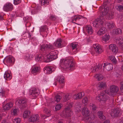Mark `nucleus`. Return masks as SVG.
Returning a JSON list of instances; mask_svg holds the SVG:
<instances>
[{
    "label": "nucleus",
    "instance_id": "59",
    "mask_svg": "<svg viewBox=\"0 0 123 123\" xmlns=\"http://www.w3.org/2000/svg\"><path fill=\"white\" fill-rule=\"evenodd\" d=\"M109 121L108 120H106L103 123H109Z\"/></svg>",
    "mask_w": 123,
    "mask_h": 123
},
{
    "label": "nucleus",
    "instance_id": "55",
    "mask_svg": "<svg viewBox=\"0 0 123 123\" xmlns=\"http://www.w3.org/2000/svg\"><path fill=\"white\" fill-rule=\"evenodd\" d=\"M121 49L123 51V43H121L120 44Z\"/></svg>",
    "mask_w": 123,
    "mask_h": 123
},
{
    "label": "nucleus",
    "instance_id": "48",
    "mask_svg": "<svg viewBox=\"0 0 123 123\" xmlns=\"http://www.w3.org/2000/svg\"><path fill=\"white\" fill-rule=\"evenodd\" d=\"M43 111L44 112L46 113L50 114L51 111V110L49 108H46L44 109Z\"/></svg>",
    "mask_w": 123,
    "mask_h": 123
},
{
    "label": "nucleus",
    "instance_id": "26",
    "mask_svg": "<svg viewBox=\"0 0 123 123\" xmlns=\"http://www.w3.org/2000/svg\"><path fill=\"white\" fill-rule=\"evenodd\" d=\"M29 94L33 96H36L38 94L36 90L33 88H32L29 90Z\"/></svg>",
    "mask_w": 123,
    "mask_h": 123
},
{
    "label": "nucleus",
    "instance_id": "1",
    "mask_svg": "<svg viewBox=\"0 0 123 123\" xmlns=\"http://www.w3.org/2000/svg\"><path fill=\"white\" fill-rule=\"evenodd\" d=\"M99 10L101 11V16L93 22V26L96 28H98L101 26L103 23V20L106 17L109 19H111L113 18L112 14L110 15L108 14H107L108 8L106 6L104 7L103 8L101 7H100Z\"/></svg>",
    "mask_w": 123,
    "mask_h": 123
},
{
    "label": "nucleus",
    "instance_id": "33",
    "mask_svg": "<svg viewBox=\"0 0 123 123\" xmlns=\"http://www.w3.org/2000/svg\"><path fill=\"white\" fill-rule=\"evenodd\" d=\"M57 80L60 84H63L64 82V77L62 76H58L57 78Z\"/></svg>",
    "mask_w": 123,
    "mask_h": 123
},
{
    "label": "nucleus",
    "instance_id": "62",
    "mask_svg": "<svg viewBox=\"0 0 123 123\" xmlns=\"http://www.w3.org/2000/svg\"><path fill=\"white\" fill-rule=\"evenodd\" d=\"M2 123H11L10 122L7 123L6 122V121L5 120H4L3 121V122H2Z\"/></svg>",
    "mask_w": 123,
    "mask_h": 123
},
{
    "label": "nucleus",
    "instance_id": "31",
    "mask_svg": "<svg viewBox=\"0 0 123 123\" xmlns=\"http://www.w3.org/2000/svg\"><path fill=\"white\" fill-rule=\"evenodd\" d=\"M19 112V109L18 108L13 109L11 110V114L13 116H17Z\"/></svg>",
    "mask_w": 123,
    "mask_h": 123
},
{
    "label": "nucleus",
    "instance_id": "54",
    "mask_svg": "<svg viewBox=\"0 0 123 123\" xmlns=\"http://www.w3.org/2000/svg\"><path fill=\"white\" fill-rule=\"evenodd\" d=\"M31 25V24L29 22H28L26 23L25 24V26L26 27H30Z\"/></svg>",
    "mask_w": 123,
    "mask_h": 123
},
{
    "label": "nucleus",
    "instance_id": "28",
    "mask_svg": "<svg viewBox=\"0 0 123 123\" xmlns=\"http://www.w3.org/2000/svg\"><path fill=\"white\" fill-rule=\"evenodd\" d=\"M105 25L109 29H111L114 27L115 24L112 22H108L106 23Z\"/></svg>",
    "mask_w": 123,
    "mask_h": 123
},
{
    "label": "nucleus",
    "instance_id": "46",
    "mask_svg": "<svg viewBox=\"0 0 123 123\" xmlns=\"http://www.w3.org/2000/svg\"><path fill=\"white\" fill-rule=\"evenodd\" d=\"M61 98L62 97L60 96V94H57L55 97V101L57 102H58L60 101Z\"/></svg>",
    "mask_w": 123,
    "mask_h": 123
},
{
    "label": "nucleus",
    "instance_id": "34",
    "mask_svg": "<svg viewBox=\"0 0 123 123\" xmlns=\"http://www.w3.org/2000/svg\"><path fill=\"white\" fill-rule=\"evenodd\" d=\"M76 105L77 106V107H76V108L77 110V111H76L75 112L77 113L80 111L82 106L81 104L79 102H78L76 104Z\"/></svg>",
    "mask_w": 123,
    "mask_h": 123
},
{
    "label": "nucleus",
    "instance_id": "40",
    "mask_svg": "<svg viewBox=\"0 0 123 123\" xmlns=\"http://www.w3.org/2000/svg\"><path fill=\"white\" fill-rule=\"evenodd\" d=\"M113 34H119L122 33V30L120 29H115L113 30Z\"/></svg>",
    "mask_w": 123,
    "mask_h": 123
},
{
    "label": "nucleus",
    "instance_id": "42",
    "mask_svg": "<svg viewBox=\"0 0 123 123\" xmlns=\"http://www.w3.org/2000/svg\"><path fill=\"white\" fill-rule=\"evenodd\" d=\"M40 3L42 5H46L48 3V0H40Z\"/></svg>",
    "mask_w": 123,
    "mask_h": 123
},
{
    "label": "nucleus",
    "instance_id": "18",
    "mask_svg": "<svg viewBox=\"0 0 123 123\" xmlns=\"http://www.w3.org/2000/svg\"><path fill=\"white\" fill-rule=\"evenodd\" d=\"M89 111L86 107H84L82 111V114L85 117H86L89 115Z\"/></svg>",
    "mask_w": 123,
    "mask_h": 123
},
{
    "label": "nucleus",
    "instance_id": "4",
    "mask_svg": "<svg viewBox=\"0 0 123 123\" xmlns=\"http://www.w3.org/2000/svg\"><path fill=\"white\" fill-rule=\"evenodd\" d=\"M119 88L114 85L111 86L110 87V90L109 91L108 90L106 89L105 92L109 95H115L119 90Z\"/></svg>",
    "mask_w": 123,
    "mask_h": 123
},
{
    "label": "nucleus",
    "instance_id": "5",
    "mask_svg": "<svg viewBox=\"0 0 123 123\" xmlns=\"http://www.w3.org/2000/svg\"><path fill=\"white\" fill-rule=\"evenodd\" d=\"M96 99L100 102L102 105H103L105 103L106 101L109 100V97L106 94H103L101 93L100 95H99L97 97Z\"/></svg>",
    "mask_w": 123,
    "mask_h": 123
},
{
    "label": "nucleus",
    "instance_id": "50",
    "mask_svg": "<svg viewBox=\"0 0 123 123\" xmlns=\"http://www.w3.org/2000/svg\"><path fill=\"white\" fill-rule=\"evenodd\" d=\"M22 0H14L13 3L15 5H17L20 3Z\"/></svg>",
    "mask_w": 123,
    "mask_h": 123
},
{
    "label": "nucleus",
    "instance_id": "32",
    "mask_svg": "<svg viewBox=\"0 0 123 123\" xmlns=\"http://www.w3.org/2000/svg\"><path fill=\"white\" fill-rule=\"evenodd\" d=\"M46 58H45L44 56H43L41 55H39L36 58V60L37 62H39L43 60H45Z\"/></svg>",
    "mask_w": 123,
    "mask_h": 123
},
{
    "label": "nucleus",
    "instance_id": "6",
    "mask_svg": "<svg viewBox=\"0 0 123 123\" xmlns=\"http://www.w3.org/2000/svg\"><path fill=\"white\" fill-rule=\"evenodd\" d=\"M27 100L25 98H18L16 100L15 104L16 105L19 106L20 108H23L26 106L25 104Z\"/></svg>",
    "mask_w": 123,
    "mask_h": 123
},
{
    "label": "nucleus",
    "instance_id": "12",
    "mask_svg": "<svg viewBox=\"0 0 123 123\" xmlns=\"http://www.w3.org/2000/svg\"><path fill=\"white\" fill-rule=\"evenodd\" d=\"M55 70V68L52 67H47L44 68V71L45 74H48L51 73Z\"/></svg>",
    "mask_w": 123,
    "mask_h": 123
},
{
    "label": "nucleus",
    "instance_id": "17",
    "mask_svg": "<svg viewBox=\"0 0 123 123\" xmlns=\"http://www.w3.org/2000/svg\"><path fill=\"white\" fill-rule=\"evenodd\" d=\"M103 66L104 69H106L107 70L110 71L113 68V66L111 64L105 63Z\"/></svg>",
    "mask_w": 123,
    "mask_h": 123
},
{
    "label": "nucleus",
    "instance_id": "51",
    "mask_svg": "<svg viewBox=\"0 0 123 123\" xmlns=\"http://www.w3.org/2000/svg\"><path fill=\"white\" fill-rule=\"evenodd\" d=\"M90 106V108L92 109L93 110H96V107L93 104L91 103Z\"/></svg>",
    "mask_w": 123,
    "mask_h": 123
},
{
    "label": "nucleus",
    "instance_id": "61",
    "mask_svg": "<svg viewBox=\"0 0 123 123\" xmlns=\"http://www.w3.org/2000/svg\"><path fill=\"white\" fill-rule=\"evenodd\" d=\"M3 19V17L2 16L0 15V20H2Z\"/></svg>",
    "mask_w": 123,
    "mask_h": 123
},
{
    "label": "nucleus",
    "instance_id": "49",
    "mask_svg": "<svg viewBox=\"0 0 123 123\" xmlns=\"http://www.w3.org/2000/svg\"><path fill=\"white\" fill-rule=\"evenodd\" d=\"M20 119L19 118H17L14 119L13 120V123H20Z\"/></svg>",
    "mask_w": 123,
    "mask_h": 123
},
{
    "label": "nucleus",
    "instance_id": "11",
    "mask_svg": "<svg viewBox=\"0 0 123 123\" xmlns=\"http://www.w3.org/2000/svg\"><path fill=\"white\" fill-rule=\"evenodd\" d=\"M120 111L118 108L112 110L111 113V116L113 118L117 117L121 114Z\"/></svg>",
    "mask_w": 123,
    "mask_h": 123
},
{
    "label": "nucleus",
    "instance_id": "45",
    "mask_svg": "<svg viewBox=\"0 0 123 123\" xmlns=\"http://www.w3.org/2000/svg\"><path fill=\"white\" fill-rule=\"evenodd\" d=\"M116 8L119 11H123V6L121 5H118L116 6Z\"/></svg>",
    "mask_w": 123,
    "mask_h": 123
},
{
    "label": "nucleus",
    "instance_id": "15",
    "mask_svg": "<svg viewBox=\"0 0 123 123\" xmlns=\"http://www.w3.org/2000/svg\"><path fill=\"white\" fill-rule=\"evenodd\" d=\"M53 46L50 44H45L41 46L40 50L42 51H43L48 49H53Z\"/></svg>",
    "mask_w": 123,
    "mask_h": 123
},
{
    "label": "nucleus",
    "instance_id": "2",
    "mask_svg": "<svg viewBox=\"0 0 123 123\" xmlns=\"http://www.w3.org/2000/svg\"><path fill=\"white\" fill-rule=\"evenodd\" d=\"M60 67L62 69H74V63L72 58H68L65 59H62L60 61Z\"/></svg>",
    "mask_w": 123,
    "mask_h": 123
},
{
    "label": "nucleus",
    "instance_id": "36",
    "mask_svg": "<svg viewBox=\"0 0 123 123\" xmlns=\"http://www.w3.org/2000/svg\"><path fill=\"white\" fill-rule=\"evenodd\" d=\"M70 98V96L69 93H67L63 97V101L66 102L69 100Z\"/></svg>",
    "mask_w": 123,
    "mask_h": 123
},
{
    "label": "nucleus",
    "instance_id": "30",
    "mask_svg": "<svg viewBox=\"0 0 123 123\" xmlns=\"http://www.w3.org/2000/svg\"><path fill=\"white\" fill-rule=\"evenodd\" d=\"M61 38H59L55 42L54 46L55 47H59L61 45Z\"/></svg>",
    "mask_w": 123,
    "mask_h": 123
},
{
    "label": "nucleus",
    "instance_id": "37",
    "mask_svg": "<svg viewBox=\"0 0 123 123\" xmlns=\"http://www.w3.org/2000/svg\"><path fill=\"white\" fill-rule=\"evenodd\" d=\"M98 115L99 117L101 120H103L105 119V117L103 114V112L99 111L98 112Z\"/></svg>",
    "mask_w": 123,
    "mask_h": 123
},
{
    "label": "nucleus",
    "instance_id": "35",
    "mask_svg": "<svg viewBox=\"0 0 123 123\" xmlns=\"http://www.w3.org/2000/svg\"><path fill=\"white\" fill-rule=\"evenodd\" d=\"M72 48L73 51L74 52H76L77 50V47L78 45L76 43H73L71 44Z\"/></svg>",
    "mask_w": 123,
    "mask_h": 123
},
{
    "label": "nucleus",
    "instance_id": "16",
    "mask_svg": "<svg viewBox=\"0 0 123 123\" xmlns=\"http://www.w3.org/2000/svg\"><path fill=\"white\" fill-rule=\"evenodd\" d=\"M93 47L95 49V51L98 53H100L103 51L100 45L98 44H94L93 45Z\"/></svg>",
    "mask_w": 123,
    "mask_h": 123
},
{
    "label": "nucleus",
    "instance_id": "29",
    "mask_svg": "<svg viewBox=\"0 0 123 123\" xmlns=\"http://www.w3.org/2000/svg\"><path fill=\"white\" fill-rule=\"evenodd\" d=\"M106 86V84L105 82H101L99 83L98 87L100 89H103L105 88Z\"/></svg>",
    "mask_w": 123,
    "mask_h": 123
},
{
    "label": "nucleus",
    "instance_id": "47",
    "mask_svg": "<svg viewBox=\"0 0 123 123\" xmlns=\"http://www.w3.org/2000/svg\"><path fill=\"white\" fill-rule=\"evenodd\" d=\"M62 106V105L61 104H58L56 105L55 107V111H58L60 110Z\"/></svg>",
    "mask_w": 123,
    "mask_h": 123
},
{
    "label": "nucleus",
    "instance_id": "63",
    "mask_svg": "<svg viewBox=\"0 0 123 123\" xmlns=\"http://www.w3.org/2000/svg\"><path fill=\"white\" fill-rule=\"evenodd\" d=\"M91 120V118H88L87 120V121H88V122H89V120Z\"/></svg>",
    "mask_w": 123,
    "mask_h": 123
},
{
    "label": "nucleus",
    "instance_id": "24",
    "mask_svg": "<svg viewBox=\"0 0 123 123\" xmlns=\"http://www.w3.org/2000/svg\"><path fill=\"white\" fill-rule=\"evenodd\" d=\"M110 38V36L107 34H105L102 37V41L103 43H107Z\"/></svg>",
    "mask_w": 123,
    "mask_h": 123
},
{
    "label": "nucleus",
    "instance_id": "41",
    "mask_svg": "<svg viewBox=\"0 0 123 123\" xmlns=\"http://www.w3.org/2000/svg\"><path fill=\"white\" fill-rule=\"evenodd\" d=\"M89 102L88 99L87 97H85L83 98L82 100V103L86 106V105Z\"/></svg>",
    "mask_w": 123,
    "mask_h": 123
},
{
    "label": "nucleus",
    "instance_id": "58",
    "mask_svg": "<svg viewBox=\"0 0 123 123\" xmlns=\"http://www.w3.org/2000/svg\"><path fill=\"white\" fill-rule=\"evenodd\" d=\"M116 1L117 2L120 3L122 2L123 1V0H116Z\"/></svg>",
    "mask_w": 123,
    "mask_h": 123
},
{
    "label": "nucleus",
    "instance_id": "39",
    "mask_svg": "<svg viewBox=\"0 0 123 123\" xmlns=\"http://www.w3.org/2000/svg\"><path fill=\"white\" fill-rule=\"evenodd\" d=\"M33 57V56L32 55L27 54L26 55L25 59L27 61H30L32 59Z\"/></svg>",
    "mask_w": 123,
    "mask_h": 123
},
{
    "label": "nucleus",
    "instance_id": "43",
    "mask_svg": "<svg viewBox=\"0 0 123 123\" xmlns=\"http://www.w3.org/2000/svg\"><path fill=\"white\" fill-rule=\"evenodd\" d=\"M30 115L29 111H25L24 112L23 114V117L25 118L27 117Z\"/></svg>",
    "mask_w": 123,
    "mask_h": 123
},
{
    "label": "nucleus",
    "instance_id": "22",
    "mask_svg": "<svg viewBox=\"0 0 123 123\" xmlns=\"http://www.w3.org/2000/svg\"><path fill=\"white\" fill-rule=\"evenodd\" d=\"M84 95V92H80L77 94H75L73 96V98L77 100L81 98Z\"/></svg>",
    "mask_w": 123,
    "mask_h": 123
},
{
    "label": "nucleus",
    "instance_id": "25",
    "mask_svg": "<svg viewBox=\"0 0 123 123\" xmlns=\"http://www.w3.org/2000/svg\"><path fill=\"white\" fill-rule=\"evenodd\" d=\"M86 31L89 34H91L93 32V30L92 27L90 25H87L86 27Z\"/></svg>",
    "mask_w": 123,
    "mask_h": 123
},
{
    "label": "nucleus",
    "instance_id": "23",
    "mask_svg": "<svg viewBox=\"0 0 123 123\" xmlns=\"http://www.w3.org/2000/svg\"><path fill=\"white\" fill-rule=\"evenodd\" d=\"M4 77L6 80H10L12 77L10 72L9 71L6 72L4 75Z\"/></svg>",
    "mask_w": 123,
    "mask_h": 123
},
{
    "label": "nucleus",
    "instance_id": "60",
    "mask_svg": "<svg viewBox=\"0 0 123 123\" xmlns=\"http://www.w3.org/2000/svg\"><path fill=\"white\" fill-rule=\"evenodd\" d=\"M121 69L123 73V64L121 66Z\"/></svg>",
    "mask_w": 123,
    "mask_h": 123
},
{
    "label": "nucleus",
    "instance_id": "64",
    "mask_svg": "<svg viewBox=\"0 0 123 123\" xmlns=\"http://www.w3.org/2000/svg\"><path fill=\"white\" fill-rule=\"evenodd\" d=\"M120 123H123V119L122 120V121Z\"/></svg>",
    "mask_w": 123,
    "mask_h": 123
},
{
    "label": "nucleus",
    "instance_id": "27",
    "mask_svg": "<svg viewBox=\"0 0 123 123\" xmlns=\"http://www.w3.org/2000/svg\"><path fill=\"white\" fill-rule=\"evenodd\" d=\"M105 28L104 27H101L97 32V34L99 36L102 35L105 33L106 31Z\"/></svg>",
    "mask_w": 123,
    "mask_h": 123
},
{
    "label": "nucleus",
    "instance_id": "56",
    "mask_svg": "<svg viewBox=\"0 0 123 123\" xmlns=\"http://www.w3.org/2000/svg\"><path fill=\"white\" fill-rule=\"evenodd\" d=\"M41 116L42 118L43 119H45L46 118V117L44 115H41Z\"/></svg>",
    "mask_w": 123,
    "mask_h": 123
},
{
    "label": "nucleus",
    "instance_id": "38",
    "mask_svg": "<svg viewBox=\"0 0 123 123\" xmlns=\"http://www.w3.org/2000/svg\"><path fill=\"white\" fill-rule=\"evenodd\" d=\"M95 77L98 80H101L103 78V76L100 74H97L95 76Z\"/></svg>",
    "mask_w": 123,
    "mask_h": 123
},
{
    "label": "nucleus",
    "instance_id": "7",
    "mask_svg": "<svg viewBox=\"0 0 123 123\" xmlns=\"http://www.w3.org/2000/svg\"><path fill=\"white\" fill-rule=\"evenodd\" d=\"M58 52L55 50L49 53L47 55L44 56L45 58L53 60L57 58V57Z\"/></svg>",
    "mask_w": 123,
    "mask_h": 123
},
{
    "label": "nucleus",
    "instance_id": "52",
    "mask_svg": "<svg viewBox=\"0 0 123 123\" xmlns=\"http://www.w3.org/2000/svg\"><path fill=\"white\" fill-rule=\"evenodd\" d=\"M7 94L4 90H2L0 92V95L2 96H3Z\"/></svg>",
    "mask_w": 123,
    "mask_h": 123
},
{
    "label": "nucleus",
    "instance_id": "20",
    "mask_svg": "<svg viewBox=\"0 0 123 123\" xmlns=\"http://www.w3.org/2000/svg\"><path fill=\"white\" fill-rule=\"evenodd\" d=\"M102 67L101 64H98L97 66L96 64H95L93 66H92L91 69L92 71V72H95L98 70L99 69H101Z\"/></svg>",
    "mask_w": 123,
    "mask_h": 123
},
{
    "label": "nucleus",
    "instance_id": "57",
    "mask_svg": "<svg viewBox=\"0 0 123 123\" xmlns=\"http://www.w3.org/2000/svg\"><path fill=\"white\" fill-rule=\"evenodd\" d=\"M28 34L29 35V37L30 38V39H31V38H32L31 36H32L31 34H30V33L29 32L28 33Z\"/></svg>",
    "mask_w": 123,
    "mask_h": 123
},
{
    "label": "nucleus",
    "instance_id": "21",
    "mask_svg": "<svg viewBox=\"0 0 123 123\" xmlns=\"http://www.w3.org/2000/svg\"><path fill=\"white\" fill-rule=\"evenodd\" d=\"M109 48L113 52L115 53L118 51L117 47H116V45L114 44H110L109 46Z\"/></svg>",
    "mask_w": 123,
    "mask_h": 123
},
{
    "label": "nucleus",
    "instance_id": "19",
    "mask_svg": "<svg viewBox=\"0 0 123 123\" xmlns=\"http://www.w3.org/2000/svg\"><path fill=\"white\" fill-rule=\"evenodd\" d=\"M39 118L38 115H32L29 119L28 121L30 122H34L38 121Z\"/></svg>",
    "mask_w": 123,
    "mask_h": 123
},
{
    "label": "nucleus",
    "instance_id": "3",
    "mask_svg": "<svg viewBox=\"0 0 123 123\" xmlns=\"http://www.w3.org/2000/svg\"><path fill=\"white\" fill-rule=\"evenodd\" d=\"M73 105V103L72 102L67 103L66 108L60 113V115L63 117L65 118L70 116L73 114V112L70 108L72 107Z\"/></svg>",
    "mask_w": 123,
    "mask_h": 123
},
{
    "label": "nucleus",
    "instance_id": "13",
    "mask_svg": "<svg viewBox=\"0 0 123 123\" xmlns=\"http://www.w3.org/2000/svg\"><path fill=\"white\" fill-rule=\"evenodd\" d=\"M80 19H83L85 21H87V19L85 17L82 16L80 15L76 16L74 17L72 19V22L74 23H75L77 21L79 20Z\"/></svg>",
    "mask_w": 123,
    "mask_h": 123
},
{
    "label": "nucleus",
    "instance_id": "10",
    "mask_svg": "<svg viewBox=\"0 0 123 123\" xmlns=\"http://www.w3.org/2000/svg\"><path fill=\"white\" fill-rule=\"evenodd\" d=\"M13 8V5L11 3L8 2L5 4L3 8L4 11L8 12L12 10Z\"/></svg>",
    "mask_w": 123,
    "mask_h": 123
},
{
    "label": "nucleus",
    "instance_id": "53",
    "mask_svg": "<svg viewBox=\"0 0 123 123\" xmlns=\"http://www.w3.org/2000/svg\"><path fill=\"white\" fill-rule=\"evenodd\" d=\"M120 90L122 92H123V82H122L120 83Z\"/></svg>",
    "mask_w": 123,
    "mask_h": 123
},
{
    "label": "nucleus",
    "instance_id": "44",
    "mask_svg": "<svg viewBox=\"0 0 123 123\" xmlns=\"http://www.w3.org/2000/svg\"><path fill=\"white\" fill-rule=\"evenodd\" d=\"M109 59L114 64L117 63L116 59L114 56H109Z\"/></svg>",
    "mask_w": 123,
    "mask_h": 123
},
{
    "label": "nucleus",
    "instance_id": "14",
    "mask_svg": "<svg viewBox=\"0 0 123 123\" xmlns=\"http://www.w3.org/2000/svg\"><path fill=\"white\" fill-rule=\"evenodd\" d=\"M40 70V68L37 66H33L31 69V73L35 75L39 73Z\"/></svg>",
    "mask_w": 123,
    "mask_h": 123
},
{
    "label": "nucleus",
    "instance_id": "9",
    "mask_svg": "<svg viewBox=\"0 0 123 123\" xmlns=\"http://www.w3.org/2000/svg\"><path fill=\"white\" fill-rule=\"evenodd\" d=\"M15 60L13 57L10 56L6 57L5 60V62L8 66L13 65L14 62Z\"/></svg>",
    "mask_w": 123,
    "mask_h": 123
},
{
    "label": "nucleus",
    "instance_id": "8",
    "mask_svg": "<svg viewBox=\"0 0 123 123\" xmlns=\"http://www.w3.org/2000/svg\"><path fill=\"white\" fill-rule=\"evenodd\" d=\"M8 101V99H6L3 103L2 107L4 111L9 110L13 105V104L12 102L7 103Z\"/></svg>",
    "mask_w": 123,
    "mask_h": 123
}]
</instances>
